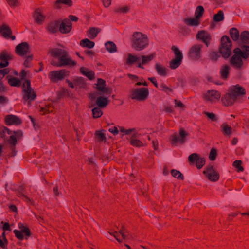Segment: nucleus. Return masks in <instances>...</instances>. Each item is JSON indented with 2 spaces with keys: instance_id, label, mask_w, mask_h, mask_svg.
I'll use <instances>...</instances> for the list:
<instances>
[{
  "instance_id": "1",
  "label": "nucleus",
  "mask_w": 249,
  "mask_h": 249,
  "mask_svg": "<svg viewBox=\"0 0 249 249\" xmlns=\"http://www.w3.org/2000/svg\"><path fill=\"white\" fill-rule=\"evenodd\" d=\"M233 52L234 54L231 58V63L235 68L240 69L243 64L242 58L249 57V46L242 45L240 48H235Z\"/></svg>"
},
{
  "instance_id": "2",
  "label": "nucleus",
  "mask_w": 249,
  "mask_h": 249,
  "mask_svg": "<svg viewBox=\"0 0 249 249\" xmlns=\"http://www.w3.org/2000/svg\"><path fill=\"white\" fill-rule=\"evenodd\" d=\"M131 47L136 51L145 49L149 45L147 36L141 32H134L131 37Z\"/></svg>"
},
{
  "instance_id": "3",
  "label": "nucleus",
  "mask_w": 249,
  "mask_h": 249,
  "mask_svg": "<svg viewBox=\"0 0 249 249\" xmlns=\"http://www.w3.org/2000/svg\"><path fill=\"white\" fill-rule=\"evenodd\" d=\"M6 134L10 135L8 139V142L12 147H14L17 143V140L20 139L22 136V132L20 130L12 131L6 127H4L0 132L2 138L6 137Z\"/></svg>"
},
{
  "instance_id": "4",
  "label": "nucleus",
  "mask_w": 249,
  "mask_h": 249,
  "mask_svg": "<svg viewBox=\"0 0 249 249\" xmlns=\"http://www.w3.org/2000/svg\"><path fill=\"white\" fill-rule=\"evenodd\" d=\"M231 42L229 37L224 36L221 39V47L219 49L223 57L228 58L231 53Z\"/></svg>"
},
{
  "instance_id": "5",
  "label": "nucleus",
  "mask_w": 249,
  "mask_h": 249,
  "mask_svg": "<svg viewBox=\"0 0 249 249\" xmlns=\"http://www.w3.org/2000/svg\"><path fill=\"white\" fill-rule=\"evenodd\" d=\"M22 89L23 92V99L25 101H28V104L35 100L36 97V93L31 88L29 80H26L23 84Z\"/></svg>"
},
{
  "instance_id": "6",
  "label": "nucleus",
  "mask_w": 249,
  "mask_h": 249,
  "mask_svg": "<svg viewBox=\"0 0 249 249\" xmlns=\"http://www.w3.org/2000/svg\"><path fill=\"white\" fill-rule=\"evenodd\" d=\"M228 90L239 103L242 102L243 98H246V89L239 84L230 87Z\"/></svg>"
},
{
  "instance_id": "7",
  "label": "nucleus",
  "mask_w": 249,
  "mask_h": 249,
  "mask_svg": "<svg viewBox=\"0 0 249 249\" xmlns=\"http://www.w3.org/2000/svg\"><path fill=\"white\" fill-rule=\"evenodd\" d=\"M148 95L149 90L146 88H136L131 90V98L139 101H145Z\"/></svg>"
},
{
  "instance_id": "8",
  "label": "nucleus",
  "mask_w": 249,
  "mask_h": 249,
  "mask_svg": "<svg viewBox=\"0 0 249 249\" xmlns=\"http://www.w3.org/2000/svg\"><path fill=\"white\" fill-rule=\"evenodd\" d=\"M202 47L203 45L200 44H196L192 45L188 51V57L193 60H199L202 57Z\"/></svg>"
},
{
  "instance_id": "9",
  "label": "nucleus",
  "mask_w": 249,
  "mask_h": 249,
  "mask_svg": "<svg viewBox=\"0 0 249 249\" xmlns=\"http://www.w3.org/2000/svg\"><path fill=\"white\" fill-rule=\"evenodd\" d=\"M69 71L63 69L51 71L48 76L51 81L55 82L64 79L65 77L69 75Z\"/></svg>"
},
{
  "instance_id": "10",
  "label": "nucleus",
  "mask_w": 249,
  "mask_h": 249,
  "mask_svg": "<svg viewBox=\"0 0 249 249\" xmlns=\"http://www.w3.org/2000/svg\"><path fill=\"white\" fill-rule=\"evenodd\" d=\"M188 135V134L183 129H180L178 134L175 133L171 136L172 143L173 144L177 143H184L186 137Z\"/></svg>"
},
{
  "instance_id": "11",
  "label": "nucleus",
  "mask_w": 249,
  "mask_h": 249,
  "mask_svg": "<svg viewBox=\"0 0 249 249\" xmlns=\"http://www.w3.org/2000/svg\"><path fill=\"white\" fill-rule=\"evenodd\" d=\"M188 160L191 163L194 164L196 162V166L198 169L201 168L205 163V159L196 153L191 154L188 157Z\"/></svg>"
},
{
  "instance_id": "12",
  "label": "nucleus",
  "mask_w": 249,
  "mask_h": 249,
  "mask_svg": "<svg viewBox=\"0 0 249 249\" xmlns=\"http://www.w3.org/2000/svg\"><path fill=\"white\" fill-rule=\"evenodd\" d=\"M203 174L212 181L218 180L219 175L213 166H209L204 170Z\"/></svg>"
},
{
  "instance_id": "13",
  "label": "nucleus",
  "mask_w": 249,
  "mask_h": 249,
  "mask_svg": "<svg viewBox=\"0 0 249 249\" xmlns=\"http://www.w3.org/2000/svg\"><path fill=\"white\" fill-rule=\"evenodd\" d=\"M51 64L57 67H63L68 65H74L75 63L72 60L67 52L64 55L60 57L57 63H51Z\"/></svg>"
},
{
  "instance_id": "14",
  "label": "nucleus",
  "mask_w": 249,
  "mask_h": 249,
  "mask_svg": "<svg viewBox=\"0 0 249 249\" xmlns=\"http://www.w3.org/2000/svg\"><path fill=\"white\" fill-rule=\"evenodd\" d=\"M221 102L223 105L226 107L232 106L235 103L238 102L229 90L222 96Z\"/></svg>"
},
{
  "instance_id": "15",
  "label": "nucleus",
  "mask_w": 249,
  "mask_h": 249,
  "mask_svg": "<svg viewBox=\"0 0 249 249\" xmlns=\"http://www.w3.org/2000/svg\"><path fill=\"white\" fill-rule=\"evenodd\" d=\"M196 38L203 42L207 47L209 46L212 40L211 35L204 30L198 31L196 35Z\"/></svg>"
},
{
  "instance_id": "16",
  "label": "nucleus",
  "mask_w": 249,
  "mask_h": 249,
  "mask_svg": "<svg viewBox=\"0 0 249 249\" xmlns=\"http://www.w3.org/2000/svg\"><path fill=\"white\" fill-rule=\"evenodd\" d=\"M15 52L18 55L20 56L27 55L30 52L29 44L26 42H22L18 44L16 47Z\"/></svg>"
},
{
  "instance_id": "17",
  "label": "nucleus",
  "mask_w": 249,
  "mask_h": 249,
  "mask_svg": "<svg viewBox=\"0 0 249 249\" xmlns=\"http://www.w3.org/2000/svg\"><path fill=\"white\" fill-rule=\"evenodd\" d=\"M72 28V24L68 18H65L60 22L59 25V31L62 34L70 33Z\"/></svg>"
},
{
  "instance_id": "18",
  "label": "nucleus",
  "mask_w": 249,
  "mask_h": 249,
  "mask_svg": "<svg viewBox=\"0 0 249 249\" xmlns=\"http://www.w3.org/2000/svg\"><path fill=\"white\" fill-rule=\"evenodd\" d=\"M110 234L112 235L119 242H121L123 240L127 238L128 232L124 227H122V229L119 230V232L114 231L111 233L110 232Z\"/></svg>"
},
{
  "instance_id": "19",
  "label": "nucleus",
  "mask_w": 249,
  "mask_h": 249,
  "mask_svg": "<svg viewBox=\"0 0 249 249\" xmlns=\"http://www.w3.org/2000/svg\"><path fill=\"white\" fill-rule=\"evenodd\" d=\"M221 97L220 92L217 90H208L204 95L205 100L211 102H215L218 100Z\"/></svg>"
},
{
  "instance_id": "20",
  "label": "nucleus",
  "mask_w": 249,
  "mask_h": 249,
  "mask_svg": "<svg viewBox=\"0 0 249 249\" xmlns=\"http://www.w3.org/2000/svg\"><path fill=\"white\" fill-rule=\"evenodd\" d=\"M109 100L107 97H105L103 96L100 95L96 99L95 104L93 103L89 105V107H92L94 106L97 105L100 108H105L109 103Z\"/></svg>"
},
{
  "instance_id": "21",
  "label": "nucleus",
  "mask_w": 249,
  "mask_h": 249,
  "mask_svg": "<svg viewBox=\"0 0 249 249\" xmlns=\"http://www.w3.org/2000/svg\"><path fill=\"white\" fill-rule=\"evenodd\" d=\"M4 121L5 124L8 125H18L22 123V120L19 117L12 114L5 116Z\"/></svg>"
},
{
  "instance_id": "22",
  "label": "nucleus",
  "mask_w": 249,
  "mask_h": 249,
  "mask_svg": "<svg viewBox=\"0 0 249 249\" xmlns=\"http://www.w3.org/2000/svg\"><path fill=\"white\" fill-rule=\"evenodd\" d=\"M12 59L11 56L8 54L6 51H2L0 54V69L7 67L9 63L8 61Z\"/></svg>"
},
{
  "instance_id": "23",
  "label": "nucleus",
  "mask_w": 249,
  "mask_h": 249,
  "mask_svg": "<svg viewBox=\"0 0 249 249\" xmlns=\"http://www.w3.org/2000/svg\"><path fill=\"white\" fill-rule=\"evenodd\" d=\"M59 24L60 20L52 21L48 23L46 29L50 33H55L59 30Z\"/></svg>"
},
{
  "instance_id": "24",
  "label": "nucleus",
  "mask_w": 249,
  "mask_h": 249,
  "mask_svg": "<svg viewBox=\"0 0 249 249\" xmlns=\"http://www.w3.org/2000/svg\"><path fill=\"white\" fill-rule=\"evenodd\" d=\"M52 56L58 58L59 59L62 56L64 55L67 52L64 49L61 48H53L49 51Z\"/></svg>"
},
{
  "instance_id": "25",
  "label": "nucleus",
  "mask_w": 249,
  "mask_h": 249,
  "mask_svg": "<svg viewBox=\"0 0 249 249\" xmlns=\"http://www.w3.org/2000/svg\"><path fill=\"white\" fill-rule=\"evenodd\" d=\"M33 16L36 22L38 24H42L45 18V17L42 14L40 9H36Z\"/></svg>"
},
{
  "instance_id": "26",
  "label": "nucleus",
  "mask_w": 249,
  "mask_h": 249,
  "mask_svg": "<svg viewBox=\"0 0 249 249\" xmlns=\"http://www.w3.org/2000/svg\"><path fill=\"white\" fill-rule=\"evenodd\" d=\"M155 69L157 73L161 76H165L167 75L168 69L160 63L155 64Z\"/></svg>"
},
{
  "instance_id": "27",
  "label": "nucleus",
  "mask_w": 249,
  "mask_h": 249,
  "mask_svg": "<svg viewBox=\"0 0 249 249\" xmlns=\"http://www.w3.org/2000/svg\"><path fill=\"white\" fill-rule=\"evenodd\" d=\"M230 69V67L227 65H223L221 67L220 73L222 79L226 80L228 78L229 75Z\"/></svg>"
},
{
  "instance_id": "28",
  "label": "nucleus",
  "mask_w": 249,
  "mask_h": 249,
  "mask_svg": "<svg viewBox=\"0 0 249 249\" xmlns=\"http://www.w3.org/2000/svg\"><path fill=\"white\" fill-rule=\"evenodd\" d=\"M63 4L71 6L72 4L71 0H56L55 2L54 7L56 9H60Z\"/></svg>"
},
{
  "instance_id": "29",
  "label": "nucleus",
  "mask_w": 249,
  "mask_h": 249,
  "mask_svg": "<svg viewBox=\"0 0 249 249\" xmlns=\"http://www.w3.org/2000/svg\"><path fill=\"white\" fill-rule=\"evenodd\" d=\"M0 32L1 34L6 38H8L12 34L11 29L6 24H3L0 28Z\"/></svg>"
},
{
  "instance_id": "30",
  "label": "nucleus",
  "mask_w": 249,
  "mask_h": 249,
  "mask_svg": "<svg viewBox=\"0 0 249 249\" xmlns=\"http://www.w3.org/2000/svg\"><path fill=\"white\" fill-rule=\"evenodd\" d=\"M101 31V29L98 28H90L87 32V35L90 39L95 38L98 34Z\"/></svg>"
},
{
  "instance_id": "31",
  "label": "nucleus",
  "mask_w": 249,
  "mask_h": 249,
  "mask_svg": "<svg viewBox=\"0 0 249 249\" xmlns=\"http://www.w3.org/2000/svg\"><path fill=\"white\" fill-rule=\"evenodd\" d=\"M184 23L191 26H197L200 24L199 19L195 18H187L184 20Z\"/></svg>"
},
{
  "instance_id": "32",
  "label": "nucleus",
  "mask_w": 249,
  "mask_h": 249,
  "mask_svg": "<svg viewBox=\"0 0 249 249\" xmlns=\"http://www.w3.org/2000/svg\"><path fill=\"white\" fill-rule=\"evenodd\" d=\"M80 71L83 75L86 76L90 80L94 78V73L92 71L89 70L85 67H81Z\"/></svg>"
},
{
  "instance_id": "33",
  "label": "nucleus",
  "mask_w": 249,
  "mask_h": 249,
  "mask_svg": "<svg viewBox=\"0 0 249 249\" xmlns=\"http://www.w3.org/2000/svg\"><path fill=\"white\" fill-rule=\"evenodd\" d=\"M137 135L132 136L130 141L131 145L138 147H141L144 146V144L139 140L137 139Z\"/></svg>"
},
{
  "instance_id": "34",
  "label": "nucleus",
  "mask_w": 249,
  "mask_h": 249,
  "mask_svg": "<svg viewBox=\"0 0 249 249\" xmlns=\"http://www.w3.org/2000/svg\"><path fill=\"white\" fill-rule=\"evenodd\" d=\"M221 131L225 136L231 135L232 133V128L231 126L226 123H223L221 125Z\"/></svg>"
},
{
  "instance_id": "35",
  "label": "nucleus",
  "mask_w": 249,
  "mask_h": 249,
  "mask_svg": "<svg viewBox=\"0 0 249 249\" xmlns=\"http://www.w3.org/2000/svg\"><path fill=\"white\" fill-rule=\"evenodd\" d=\"M106 82L105 80L102 79H99L98 80V83L97 84L96 88L97 89L104 93H107V88H105Z\"/></svg>"
},
{
  "instance_id": "36",
  "label": "nucleus",
  "mask_w": 249,
  "mask_h": 249,
  "mask_svg": "<svg viewBox=\"0 0 249 249\" xmlns=\"http://www.w3.org/2000/svg\"><path fill=\"white\" fill-rule=\"evenodd\" d=\"M80 45L82 47L91 49L94 47L95 43L93 41H91L88 38H85L81 40Z\"/></svg>"
},
{
  "instance_id": "37",
  "label": "nucleus",
  "mask_w": 249,
  "mask_h": 249,
  "mask_svg": "<svg viewBox=\"0 0 249 249\" xmlns=\"http://www.w3.org/2000/svg\"><path fill=\"white\" fill-rule=\"evenodd\" d=\"M140 59V57L129 53L128 54V58L126 60V63L128 65H131L135 62H139Z\"/></svg>"
},
{
  "instance_id": "38",
  "label": "nucleus",
  "mask_w": 249,
  "mask_h": 249,
  "mask_svg": "<svg viewBox=\"0 0 249 249\" xmlns=\"http://www.w3.org/2000/svg\"><path fill=\"white\" fill-rule=\"evenodd\" d=\"M107 50L110 53H113L116 52L117 47L114 43L112 41H108L105 44Z\"/></svg>"
},
{
  "instance_id": "39",
  "label": "nucleus",
  "mask_w": 249,
  "mask_h": 249,
  "mask_svg": "<svg viewBox=\"0 0 249 249\" xmlns=\"http://www.w3.org/2000/svg\"><path fill=\"white\" fill-rule=\"evenodd\" d=\"M119 128L120 132L124 133L125 135H137V131L136 128H131L126 129L122 126L120 127Z\"/></svg>"
},
{
  "instance_id": "40",
  "label": "nucleus",
  "mask_w": 249,
  "mask_h": 249,
  "mask_svg": "<svg viewBox=\"0 0 249 249\" xmlns=\"http://www.w3.org/2000/svg\"><path fill=\"white\" fill-rule=\"evenodd\" d=\"M230 34L231 38L234 41H237L239 38V33L235 28H232L230 30Z\"/></svg>"
},
{
  "instance_id": "41",
  "label": "nucleus",
  "mask_w": 249,
  "mask_h": 249,
  "mask_svg": "<svg viewBox=\"0 0 249 249\" xmlns=\"http://www.w3.org/2000/svg\"><path fill=\"white\" fill-rule=\"evenodd\" d=\"M172 50L174 51L176 59L182 60L183 55L181 52L176 47L173 46L171 48Z\"/></svg>"
},
{
  "instance_id": "42",
  "label": "nucleus",
  "mask_w": 249,
  "mask_h": 249,
  "mask_svg": "<svg viewBox=\"0 0 249 249\" xmlns=\"http://www.w3.org/2000/svg\"><path fill=\"white\" fill-rule=\"evenodd\" d=\"M130 10V7L128 6H124L122 7H118L114 9V11L118 14H125L128 12Z\"/></svg>"
},
{
  "instance_id": "43",
  "label": "nucleus",
  "mask_w": 249,
  "mask_h": 249,
  "mask_svg": "<svg viewBox=\"0 0 249 249\" xmlns=\"http://www.w3.org/2000/svg\"><path fill=\"white\" fill-rule=\"evenodd\" d=\"M181 62V60L174 58L170 62V67L172 69H175L180 65Z\"/></svg>"
},
{
  "instance_id": "44",
  "label": "nucleus",
  "mask_w": 249,
  "mask_h": 249,
  "mask_svg": "<svg viewBox=\"0 0 249 249\" xmlns=\"http://www.w3.org/2000/svg\"><path fill=\"white\" fill-rule=\"evenodd\" d=\"M8 82L9 84L12 86L19 87L20 85V80L15 77H11L8 78Z\"/></svg>"
},
{
  "instance_id": "45",
  "label": "nucleus",
  "mask_w": 249,
  "mask_h": 249,
  "mask_svg": "<svg viewBox=\"0 0 249 249\" xmlns=\"http://www.w3.org/2000/svg\"><path fill=\"white\" fill-rule=\"evenodd\" d=\"M240 39L245 43H249V32L247 31H243L240 35Z\"/></svg>"
},
{
  "instance_id": "46",
  "label": "nucleus",
  "mask_w": 249,
  "mask_h": 249,
  "mask_svg": "<svg viewBox=\"0 0 249 249\" xmlns=\"http://www.w3.org/2000/svg\"><path fill=\"white\" fill-rule=\"evenodd\" d=\"M224 19V13L222 11L220 10L217 14L213 16V20L215 22H220Z\"/></svg>"
},
{
  "instance_id": "47",
  "label": "nucleus",
  "mask_w": 249,
  "mask_h": 249,
  "mask_svg": "<svg viewBox=\"0 0 249 249\" xmlns=\"http://www.w3.org/2000/svg\"><path fill=\"white\" fill-rule=\"evenodd\" d=\"M99 107H94L92 109L93 117L94 118L100 117L103 114V112Z\"/></svg>"
},
{
  "instance_id": "48",
  "label": "nucleus",
  "mask_w": 249,
  "mask_h": 249,
  "mask_svg": "<svg viewBox=\"0 0 249 249\" xmlns=\"http://www.w3.org/2000/svg\"><path fill=\"white\" fill-rule=\"evenodd\" d=\"M96 139L99 142L106 141V137L104 133L101 131H96L95 133Z\"/></svg>"
},
{
  "instance_id": "49",
  "label": "nucleus",
  "mask_w": 249,
  "mask_h": 249,
  "mask_svg": "<svg viewBox=\"0 0 249 249\" xmlns=\"http://www.w3.org/2000/svg\"><path fill=\"white\" fill-rule=\"evenodd\" d=\"M204 9L203 6H198L196 7L195 11V17L196 18L199 19L203 15Z\"/></svg>"
},
{
  "instance_id": "50",
  "label": "nucleus",
  "mask_w": 249,
  "mask_h": 249,
  "mask_svg": "<svg viewBox=\"0 0 249 249\" xmlns=\"http://www.w3.org/2000/svg\"><path fill=\"white\" fill-rule=\"evenodd\" d=\"M18 227L21 230V232L22 233H25L26 235L27 236H30L31 235V232L29 229L26 227H25L23 224L22 223H19L18 224Z\"/></svg>"
},
{
  "instance_id": "51",
  "label": "nucleus",
  "mask_w": 249,
  "mask_h": 249,
  "mask_svg": "<svg viewBox=\"0 0 249 249\" xmlns=\"http://www.w3.org/2000/svg\"><path fill=\"white\" fill-rule=\"evenodd\" d=\"M160 89L167 94L173 92V89L168 87L166 84L162 83L160 86Z\"/></svg>"
},
{
  "instance_id": "52",
  "label": "nucleus",
  "mask_w": 249,
  "mask_h": 249,
  "mask_svg": "<svg viewBox=\"0 0 249 249\" xmlns=\"http://www.w3.org/2000/svg\"><path fill=\"white\" fill-rule=\"evenodd\" d=\"M171 173L173 177L177 178L183 179V176L179 171L173 169L171 170Z\"/></svg>"
},
{
  "instance_id": "53",
  "label": "nucleus",
  "mask_w": 249,
  "mask_h": 249,
  "mask_svg": "<svg viewBox=\"0 0 249 249\" xmlns=\"http://www.w3.org/2000/svg\"><path fill=\"white\" fill-rule=\"evenodd\" d=\"M154 58V55L153 54H150L148 56L142 55L141 56V58L142 60V64H146L151 61Z\"/></svg>"
},
{
  "instance_id": "54",
  "label": "nucleus",
  "mask_w": 249,
  "mask_h": 249,
  "mask_svg": "<svg viewBox=\"0 0 249 249\" xmlns=\"http://www.w3.org/2000/svg\"><path fill=\"white\" fill-rule=\"evenodd\" d=\"M219 57H220V55L216 52H211L210 53L209 58L213 62H216Z\"/></svg>"
},
{
  "instance_id": "55",
  "label": "nucleus",
  "mask_w": 249,
  "mask_h": 249,
  "mask_svg": "<svg viewBox=\"0 0 249 249\" xmlns=\"http://www.w3.org/2000/svg\"><path fill=\"white\" fill-rule=\"evenodd\" d=\"M74 83L75 85L80 87H83L85 85V80L82 77H77L74 79Z\"/></svg>"
},
{
  "instance_id": "56",
  "label": "nucleus",
  "mask_w": 249,
  "mask_h": 249,
  "mask_svg": "<svg viewBox=\"0 0 249 249\" xmlns=\"http://www.w3.org/2000/svg\"><path fill=\"white\" fill-rule=\"evenodd\" d=\"M53 111V107L50 105H48L45 107H42L40 112H42L43 114H46L48 113L52 112Z\"/></svg>"
},
{
  "instance_id": "57",
  "label": "nucleus",
  "mask_w": 249,
  "mask_h": 249,
  "mask_svg": "<svg viewBox=\"0 0 249 249\" xmlns=\"http://www.w3.org/2000/svg\"><path fill=\"white\" fill-rule=\"evenodd\" d=\"M242 161L241 160H236L234 161L233 163V166L237 168L238 172H243L244 170L243 167L241 166Z\"/></svg>"
},
{
  "instance_id": "58",
  "label": "nucleus",
  "mask_w": 249,
  "mask_h": 249,
  "mask_svg": "<svg viewBox=\"0 0 249 249\" xmlns=\"http://www.w3.org/2000/svg\"><path fill=\"white\" fill-rule=\"evenodd\" d=\"M217 156V151L214 148H212L210 152L209 158L210 160L213 161Z\"/></svg>"
},
{
  "instance_id": "59",
  "label": "nucleus",
  "mask_w": 249,
  "mask_h": 249,
  "mask_svg": "<svg viewBox=\"0 0 249 249\" xmlns=\"http://www.w3.org/2000/svg\"><path fill=\"white\" fill-rule=\"evenodd\" d=\"M33 59V55L28 56L24 62V65L26 67H30L31 66V62Z\"/></svg>"
},
{
  "instance_id": "60",
  "label": "nucleus",
  "mask_w": 249,
  "mask_h": 249,
  "mask_svg": "<svg viewBox=\"0 0 249 249\" xmlns=\"http://www.w3.org/2000/svg\"><path fill=\"white\" fill-rule=\"evenodd\" d=\"M13 232L14 233L15 236L19 240H22L24 238L23 235L22 233V232L18 230H14L13 231Z\"/></svg>"
},
{
  "instance_id": "61",
  "label": "nucleus",
  "mask_w": 249,
  "mask_h": 249,
  "mask_svg": "<svg viewBox=\"0 0 249 249\" xmlns=\"http://www.w3.org/2000/svg\"><path fill=\"white\" fill-rule=\"evenodd\" d=\"M204 113L209 119L212 121H216L217 120L215 115L213 113L205 112Z\"/></svg>"
},
{
  "instance_id": "62",
  "label": "nucleus",
  "mask_w": 249,
  "mask_h": 249,
  "mask_svg": "<svg viewBox=\"0 0 249 249\" xmlns=\"http://www.w3.org/2000/svg\"><path fill=\"white\" fill-rule=\"evenodd\" d=\"M8 4L11 7H17L18 6L19 3L17 0H6Z\"/></svg>"
},
{
  "instance_id": "63",
  "label": "nucleus",
  "mask_w": 249,
  "mask_h": 249,
  "mask_svg": "<svg viewBox=\"0 0 249 249\" xmlns=\"http://www.w3.org/2000/svg\"><path fill=\"white\" fill-rule=\"evenodd\" d=\"M108 131L112 133L114 135H116L118 134L119 131L116 126H111L108 129Z\"/></svg>"
},
{
  "instance_id": "64",
  "label": "nucleus",
  "mask_w": 249,
  "mask_h": 249,
  "mask_svg": "<svg viewBox=\"0 0 249 249\" xmlns=\"http://www.w3.org/2000/svg\"><path fill=\"white\" fill-rule=\"evenodd\" d=\"M9 72V71L7 69L0 70V78H2L6 74Z\"/></svg>"
}]
</instances>
